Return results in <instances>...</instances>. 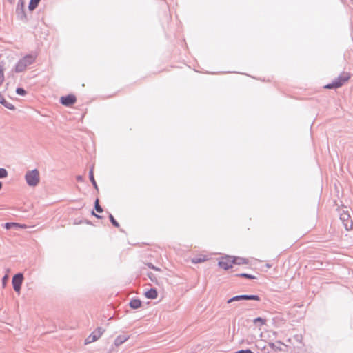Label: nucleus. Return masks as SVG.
<instances>
[{"label":"nucleus","mask_w":353,"mask_h":353,"mask_svg":"<svg viewBox=\"0 0 353 353\" xmlns=\"http://www.w3.org/2000/svg\"><path fill=\"white\" fill-rule=\"evenodd\" d=\"M242 301L241 295L235 296L228 299L227 303H232L234 301Z\"/></svg>","instance_id":"nucleus-21"},{"label":"nucleus","mask_w":353,"mask_h":353,"mask_svg":"<svg viewBox=\"0 0 353 353\" xmlns=\"http://www.w3.org/2000/svg\"><path fill=\"white\" fill-rule=\"evenodd\" d=\"M253 322L256 325H257L258 323H260V325H264L265 323L266 320L261 317H257L254 319Z\"/></svg>","instance_id":"nucleus-18"},{"label":"nucleus","mask_w":353,"mask_h":353,"mask_svg":"<svg viewBox=\"0 0 353 353\" xmlns=\"http://www.w3.org/2000/svg\"><path fill=\"white\" fill-rule=\"evenodd\" d=\"M129 305L132 309H138L141 306V301L139 299H132Z\"/></svg>","instance_id":"nucleus-13"},{"label":"nucleus","mask_w":353,"mask_h":353,"mask_svg":"<svg viewBox=\"0 0 353 353\" xmlns=\"http://www.w3.org/2000/svg\"><path fill=\"white\" fill-rule=\"evenodd\" d=\"M8 279V276L7 275H5L3 279H2V283H3V285H5Z\"/></svg>","instance_id":"nucleus-28"},{"label":"nucleus","mask_w":353,"mask_h":353,"mask_svg":"<svg viewBox=\"0 0 353 353\" xmlns=\"http://www.w3.org/2000/svg\"><path fill=\"white\" fill-rule=\"evenodd\" d=\"M242 301L245 300H254V301H260V297L257 295H241Z\"/></svg>","instance_id":"nucleus-16"},{"label":"nucleus","mask_w":353,"mask_h":353,"mask_svg":"<svg viewBox=\"0 0 353 353\" xmlns=\"http://www.w3.org/2000/svg\"><path fill=\"white\" fill-rule=\"evenodd\" d=\"M19 223H6L5 224V228L8 230L12 228V227L18 226Z\"/></svg>","instance_id":"nucleus-27"},{"label":"nucleus","mask_w":353,"mask_h":353,"mask_svg":"<svg viewBox=\"0 0 353 353\" xmlns=\"http://www.w3.org/2000/svg\"><path fill=\"white\" fill-rule=\"evenodd\" d=\"M4 79V75H3V66L0 63V85L3 83Z\"/></svg>","instance_id":"nucleus-23"},{"label":"nucleus","mask_w":353,"mask_h":353,"mask_svg":"<svg viewBox=\"0 0 353 353\" xmlns=\"http://www.w3.org/2000/svg\"><path fill=\"white\" fill-rule=\"evenodd\" d=\"M237 276H241V277H244V278H247V279H255L254 276H253L252 274H247V273H241L240 274H238Z\"/></svg>","instance_id":"nucleus-25"},{"label":"nucleus","mask_w":353,"mask_h":353,"mask_svg":"<svg viewBox=\"0 0 353 353\" xmlns=\"http://www.w3.org/2000/svg\"><path fill=\"white\" fill-rule=\"evenodd\" d=\"M36 57L35 54H30L20 59L15 65L14 72L19 73L25 71L28 66L32 65L35 61Z\"/></svg>","instance_id":"nucleus-1"},{"label":"nucleus","mask_w":353,"mask_h":353,"mask_svg":"<svg viewBox=\"0 0 353 353\" xmlns=\"http://www.w3.org/2000/svg\"><path fill=\"white\" fill-rule=\"evenodd\" d=\"M129 339L128 336L126 335H119L114 340V345L116 346L121 345L124 342H125Z\"/></svg>","instance_id":"nucleus-10"},{"label":"nucleus","mask_w":353,"mask_h":353,"mask_svg":"<svg viewBox=\"0 0 353 353\" xmlns=\"http://www.w3.org/2000/svg\"><path fill=\"white\" fill-rule=\"evenodd\" d=\"M92 214H93L94 216H96L97 218H98V219H101V216H99V215H98V214H96L94 212H92Z\"/></svg>","instance_id":"nucleus-32"},{"label":"nucleus","mask_w":353,"mask_h":353,"mask_svg":"<svg viewBox=\"0 0 353 353\" xmlns=\"http://www.w3.org/2000/svg\"><path fill=\"white\" fill-rule=\"evenodd\" d=\"M18 228H26V225H20L19 224V225L17 226Z\"/></svg>","instance_id":"nucleus-33"},{"label":"nucleus","mask_w":353,"mask_h":353,"mask_svg":"<svg viewBox=\"0 0 353 353\" xmlns=\"http://www.w3.org/2000/svg\"><path fill=\"white\" fill-rule=\"evenodd\" d=\"M145 296L148 299H154L157 296V292L156 289L151 288L145 292Z\"/></svg>","instance_id":"nucleus-11"},{"label":"nucleus","mask_w":353,"mask_h":353,"mask_svg":"<svg viewBox=\"0 0 353 353\" xmlns=\"http://www.w3.org/2000/svg\"><path fill=\"white\" fill-rule=\"evenodd\" d=\"M232 263L238 265L247 264L248 263V261L244 258L235 257L232 259Z\"/></svg>","instance_id":"nucleus-15"},{"label":"nucleus","mask_w":353,"mask_h":353,"mask_svg":"<svg viewBox=\"0 0 353 353\" xmlns=\"http://www.w3.org/2000/svg\"><path fill=\"white\" fill-rule=\"evenodd\" d=\"M109 219H110V222L112 223V225L114 226H115L117 228L119 227V223L115 220V219L111 214H109Z\"/></svg>","instance_id":"nucleus-22"},{"label":"nucleus","mask_w":353,"mask_h":353,"mask_svg":"<svg viewBox=\"0 0 353 353\" xmlns=\"http://www.w3.org/2000/svg\"><path fill=\"white\" fill-rule=\"evenodd\" d=\"M350 78L347 73H342L337 79L334 80L332 83H329L324 86L326 89H335L343 85Z\"/></svg>","instance_id":"nucleus-3"},{"label":"nucleus","mask_w":353,"mask_h":353,"mask_svg":"<svg viewBox=\"0 0 353 353\" xmlns=\"http://www.w3.org/2000/svg\"><path fill=\"white\" fill-rule=\"evenodd\" d=\"M16 92L19 95L24 96L26 94V91L22 88H18L16 90Z\"/></svg>","instance_id":"nucleus-26"},{"label":"nucleus","mask_w":353,"mask_h":353,"mask_svg":"<svg viewBox=\"0 0 353 353\" xmlns=\"http://www.w3.org/2000/svg\"><path fill=\"white\" fill-rule=\"evenodd\" d=\"M89 178H90V180L92 182L93 186L94 187V188L96 190H98V186H97V182H96V181L94 179V166H92V168L90 170Z\"/></svg>","instance_id":"nucleus-14"},{"label":"nucleus","mask_w":353,"mask_h":353,"mask_svg":"<svg viewBox=\"0 0 353 353\" xmlns=\"http://www.w3.org/2000/svg\"><path fill=\"white\" fill-rule=\"evenodd\" d=\"M232 257L227 256L225 259L219 262V265L224 270H228L232 268Z\"/></svg>","instance_id":"nucleus-9"},{"label":"nucleus","mask_w":353,"mask_h":353,"mask_svg":"<svg viewBox=\"0 0 353 353\" xmlns=\"http://www.w3.org/2000/svg\"><path fill=\"white\" fill-rule=\"evenodd\" d=\"M2 186H3V184H2V183L0 181V190L2 188Z\"/></svg>","instance_id":"nucleus-34"},{"label":"nucleus","mask_w":353,"mask_h":353,"mask_svg":"<svg viewBox=\"0 0 353 353\" xmlns=\"http://www.w3.org/2000/svg\"><path fill=\"white\" fill-rule=\"evenodd\" d=\"M340 219L342 221L345 230H349L352 228L353 223L350 219V215L348 212H343L341 214Z\"/></svg>","instance_id":"nucleus-6"},{"label":"nucleus","mask_w":353,"mask_h":353,"mask_svg":"<svg viewBox=\"0 0 353 353\" xmlns=\"http://www.w3.org/2000/svg\"><path fill=\"white\" fill-rule=\"evenodd\" d=\"M39 1H40V0H30L29 6H28L29 9L30 10H34L37 7Z\"/></svg>","instance_id":"nucleus-17"},{"label":"nucleus","mask_w":353,"mask_h":353,"mask_svg":"<svg viewBox=\"0 0 353 353\" xmlns=\"http://www.w3.org/2000/svg\"><path fill=\"white\" fill-rule=\"evenodd\" d=\"M206 260L205 256L203 257H194L192 259V262L194 263H202Z\"/></svg>","instance_id":"nucleus-20"},{"label":"nucleus","mask_w":353,"mask_h":353,"mask_svg":"<svg viewBox=\"0 0 353 353\" xmlns=\"http://www.w3.org/2000/svg\"><path fill=\"white\" fill-rule=\"evenodd\" d=\"M77 180L79 181H83V178L82 176L79 175V176H77Z\"/></svg>","instance_id":"nucleus-30"},{"label":"nucleus","mask_w":353,"mask_h":353,"mask_svg":"<svg viewBox=\"0 0 353 353\" xmlns=\"http://www.w3.org/2000/svg\"><path fill=\"white\" fill-rule=\"evenodd\" d=\"M149 267L153 270H159V268H156L154 265L150 263L149 265Z\"/></svg>","instance_id":"nucleus-29"},{"label":"nucleus","mask_w":353,"mask_h":353,"mask_svg":"<svg viewBox=\"0 0 353 353\" xmlns=\"http://www.w3.org/2000/svg\"><path fill=\"white\" fill-rule=\"evenodd\" d=\"M16 13L20 19H23L26 18L23 0H19L16 8Z\"/></svg>","instance_id":"nucleus-7"},{"label":"nucleus","mask_w":353,"mask_h":353,"mask_svg":"<svg viewBox=\"0 0 353 353\" xmlns=\"http://www.w3.org/2000/svg\"><path fill=\"white\" fill-rule=\"evenodd\" d=\"M94 207H95V210L97 212L101 213L103 212V208L99 205V201L98 199H97L94 202Z\"/></svg>","instance_id":"nucleus-19"},{"label":"nucleus","mask_w":353,"mask_h":353,"mask_svg":"<svg viewBox=\"0 0 353 353\" xmlns=\"http://www.w3.org/2000/svg\"><path fill=\"white\" fill-rule=\"evenodd\" d=\"M23 281V275L22 273H18L14 275L12 277V285L15 292H19L21 290V285Z\"/></svg>","instance_id":"nucleus-4"},{"label":"nucleus","mask_w":353,"mask_h":353,"mask_svg":"<svg viewBox=\"0 0 353 353\" xmlns=\"http://www.w3.org/2000/svg\"><path fill=\"white\" fill-rule=\"evenodd\" d=\"M61 103L66 106H70L76 102V97L72 94L61 97L60 99Z\"/></svg>","instance_id":"nucleus-8"},{"label":"nucleus","mask_w":353,"mask_h":353,"mask_svg":"<svg viewBox=\"0 0 353 353\" xmlns=\"http://www.w3.org/2000/svg\"><path fill=\"white\" fill-rule=\"evenodd\" d=\"M104 330L101 327H98L95 331H94L90 336L85 339V343L89 344L92 342L96 341L97 339L100 338V336L103 333Z\"/></svg>","instance_id":"nucleus-5"},{"label":"nucleus","mask_w":353,"mask_h":353,"mask_svg":"<svg viewBox=\"0 0 353 353\" xmlns=\"http://www.w3.org/2000/svg\"><path fill=\"white\" fill-rule=\"evenodd\" d=\"M270 346L272 347V348H274V349H277L278 347H276V345L274 344V343H270Z\"/></svg>","instance_id":"nucleus-31"},{"label":"nucleus","mask_w":353,"mask_h":353,"mask_svg":"<svg viewBox=\"0 0 353 353\" xmlns=\"http://www.w3.org/2000/svg\"><path fill=\"white\" fill-rule=\"evenodd\" d=\"M8 176V172L4 168H0V179L6 178Z\"/></svg>","instance_id":"nucleus-24"},{"label":"nucleus","mask_w":353,"mask_h":353,"mask_svg":"<svg viewBox=\"0 0 353 353\" xmlns=\"http://www.w3.org/2000/svg\"><path fill=\"white\" fill-rule=\"evenodd\" d=\"M0 103L3 105L6 108L9 110H14V106L10 103L8 102L3 96L0 94Z\"/></svg>","instance_id":"nucleus-12"},{"label":"nucleus","mask_w":353,"mask_h":353,"mask_svg":"<svg viewBox=\"0 0 353 353\" xmlns=\"http://www.w3.org/2000/svg\"><path fill=\"white\" fill-rule=\"evenodd\" d=\"M25 179L29 186L34 187L38 185L40 181L39 172L34 169L28 171L25 175Z\"/></svg>","instance_id":"nucleus-2"}]
</instances>
